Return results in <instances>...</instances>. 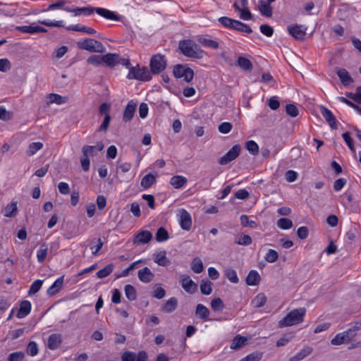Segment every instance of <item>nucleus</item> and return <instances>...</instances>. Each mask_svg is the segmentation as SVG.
Returning <instances> with one entry per match:
<instances>
[{"mask_svg": "<svg viewBox=\"0 0 361 361\" xmlns=\"http://www.w3.org/2000/svg\"><path fill=\"white\" fill-rule=\"evenodd\" d=\"M240 152V146L234 145L226 154H225L219 160V164L226 165L231 161L235 159Z\"/></svg>", "mask_w": 361, "mask_h": 361, "instance_id": "9d476101", "label": "nucleus"}, {"mask_svg": "<svg viewBox=\"0 0 361 361\" xmlns=\"http://www.w3.org/2000/svg\"><path fill=\"white\" fill-rule=\"evenodd\" d=\"M321 114L333 129H336L337 128L336 118L330 110L325 107H322Z\"/></svg>", "mask_w": 361, "mask_h": 361, "instance_id": "5701e85b", "label": "nucleus"}, {"mask_svg": "<svg viewBox=\"0 0 361 361\" xmlns=\"http://www.w3.org/2000/svg\"><path fill=\"white\" fill-rule=\"evenodd\" d=\"M48 103L56 104L58 105L66 104L68 101V97H63L58 94L51 93L47 97Z\"/></svg>", "mask_w": 361, "mask_h": 361, "instance_id": "a878e982", "label": "nucleus"}, {"mask_svg": "<svg viewBox=\"0 0 361 361\" xmlns=\"http://www.w3.org/2000/svg\"><path fill=\"white\" fill-rule=\"evenodd\" d=\"M114 266L112 264L106 265L103 269L97 271V276L99 279H104L109 276L114 270Z\"/></svg>", "mask_w": 361, "mask_h": 361, "instance_id": "09e8293b", "label": "nucleus"}, {"mask_svg": "<svg viewBox=\"0 0 361 361\" xmlns=\"http://www.w3.org/2000/svg\"><path fill=\"white\" fill-rule=\"evenodd\" d=\"M43 147V143L41 142H35L31 143L27 151V154L29 156H32L36 154L39 150H40Z\"/></svg>", "mask_w": 361, "mask_h": 361, "instance_id": "de8ad7c7", "label": "nucleus"}, {"mask_svg": "<svg viewBox=\"0 0 361 361\" xmlns=\"http://www.w3.org/2000/svg\"><path fill=\"white\" fill-rule=\"evenodd\" d=\"M200 291L203 295H209L212 293V283L209 281H202L200 283Z\"/></svg>", "mask_w": 361, "mask_h": 361, "instance_id": "4d7b16f0", "label": "nucleus"}, {"mask_svg": "<svg viewBox=\"0 0 361 361\" xmlns=\"http://www.w3.org/2000/svg\"><path fill=\"white\" fill-rule=\"evenodd\" d=\"M237 20H234L228 17H221L219 19V22L226 27L234 28Z\"/></svg>", "mask_w": 361, "mask_h": 361, "instance_id": "6e6d98bb", "label": "nucleus"}, {"mask_svg": "<svg viewBox=\"0 0 361 361\" xmlns=\"http://www.w3.org/2000/svg\"><path fill=\"white\" fill-rule=\"evenodd\" d=\"M153 260L155 263L161 267H167L171 263L170 259L166 257V250L155 252L153 254Z\"/></svg>", "mask_w": 361, "mask_h": 361, "instance_id": "4468645a", "label": "nucleus"}, {"mask_svg": "<svg viewBox=\"0 0 361 361\" xmlns=\"http://www.w3.org/2000/svg\"><path fill=\"white\" fill-rule=\"evenodd\" d=\"M155 176L152 173H148L145 176L140 183V185L144 188L147 189L150 188L155 182Z\"/></svg>", "mask_w": 361, "mask_h": 361, "instance_id": "4c0bfd02", "label": "nucleus"}, {"mask_svg": "<svg viewBox=\"0 0 361 361\" xmlns=\"http://www.w3.org/2000/svg\"><path fill=\"white\" fill-rule=\"evenodd\" d=\"M259 281L260 276L255 270H251L246 278V283L249 286H257L259 284Z\"/></svg>", "mask_w": 361, "mask_h": 361, "instance_id": "7c9ffc66", "label": "nucleus"}, {"mask_svg": "<svg viewBox=\"0 0 361 361\" xmlns=\"http://www.w3.org/2000/svg\"><path fill=\"white\" fill-rule=\"evenodd\" d=\"M104 145L102 142L97 143L94 146L85 145L82 147V153L85 157H93L96 155L98 152L102 151Z\"/></svg>", "mask_w": 361, "mask_h": 361, "instance_id": "f3484780", "label": "nucleus"}, {"mask_svg": "<svg viewBox=\"0 0 361 361\" xmlns=\"http://www.w3.org/2000/svg\"><path fill=\"white\" fill-rule=\"evenodd\" d=\"M166 66V61L164 56L161 54L154 55L150 61L151 72L158 74L163 71Z\"/></svg>", "mask_w": 361, "mask_h": 361, "instance_id": "0eeeda50", "label": "nucleus"}, {"mask_svg": "<svg viewBox=\"0 0 361 361\" xmlns=\"http://www.w3.org/2000/svg\"><path fill=\"white\" fill-rule=\"evenodd\" d=\"M25 357V353L21 351L12 353L9 355L8 360L9 361H21Z\"/></svg>", "mask_w": 361, "mask_h": 361, "instance_id": "774afa93", "label": "nucleus"}, {"mask_svg": "<svg viewBox=\"0 0 361 361\" xmlns=\"http://www.w3.org/2000/svg\"><path fill=\"white\" fill-rule=\"evenodd\" d=\"M76 45L78 49L90 52L104 53L106 51V47L102 42L92 38L78 41Z\"/></svg>", "mask_w": 361, "mask_h": 361, "instance_id": "7ed1b4c3", "label": "nucleus"}, {"mask_svg": "<svg viewBox=\"0 0 361 361\" xmlns=\"http://www.w3.org/2000/svg\"><path fill=\"white\" fill-rule=\"evenodd\" d=\"M276 225L281 229L288 230L293 226V221L287 218H281L277 221Z\"/></svg>", "mask_w": 361, "mask_h": 361, "instance_id": "49530a36", "label": "nucleus"}, {"mask_svg": "<svg viewBox=\"0 0 361 361\" xmlns=\"http://www.w3.org/2000/svg\"><path fill=\"white\" fill-rule=\"evenodd\" d=\"M125 295L130 301H134L137 299V291L135 287L128 284L124 288Z\"/></svg>", "mask_w": 361, "mask_h": 361, "instance_id": "c9c22d12", "label": "nucleus"}, {"mask_svg": "<svg viewBox=\"0 0 361 361\" xmlns=\"http://www.w3.org/2000/svg\"><path fill=\"white\" fill-rule=\"evenodd\" d=\"M312 352V348L310 346L303 348L299 353H298L293 359L296 360H300L306 357Z\"/></svg>", "mask_w": 361, "mask_h": 361, "instance_id": "5fc2aeb1", "label": "nucleus"}, {"mask_svg": "<svg viewBox=\"0 0 361 361\" xmlns=\"http://www.w3.org/2000/svg\"><path fill=\"white\" fill-rule=\"evenodd\" d=\"M195 314L199 318L206 320L208 319L209 310L204 305L198 304L196 307Z\"/></svg>", "mask_w": 361, "mask_h": 361, "instance_id": "473e14b6", "label": "nucleus"}, {"mask_svg": "<svg viewBox=\"0 0 361 361\" xmlns=\"http://www.w3.org/2000/svg\"><path fill=\"white\" fill-rule=\"evenodd\" d=\"M32 305L28 300H23L20 305L19 310L16 314V317L19 319H22L28 315L31 311Z\"/></svg>", "mask_w": 361, "mask_h": 361, "instance_id": "aec40b11", "label": "nucleus"}, {"mask_svg": "<svg viewBox=\"0 0 361 361\" xmlns=\"http://www.w3.org/2000/svg\"><path fill=\"white\" fill-rule=\"evenodd\" d=\"M233 128V125L230 122H223L219 126V131L223 134L228 133Z\"/></svg>", "mask_w": 361, "mask_h": 361, "instance_id": "338daca9", "label": "nucleus"}, {"mask_svg": "<svg viewBox=\"0 0 361 361\" xmlns=\"http://www.w3.org/2000/svg\"><path fill=\"white\" fill-rule=\"evenodd\" d=\"M267 297L264 293L257 294L251 301V305L256 308L261 307L265 305Z\"/></svg>", "mask_w": 361, "mask_h": 361, "instance_id": "72a5a7b5", "label": "nucleus"}, {"mask_svg": "<svg viewBox=\"0 0 361 361\" xmlns=\"http://www.w3.org/2000/svg\"><path fill=\"white\" fill-rule=\"evenodd\" d=\"M360 330V326L355 325L346 331L337 334L331 341L334 345H340L351 341Z\"/></svg>", "mask_w": 361, "mask_h": 361, "instance_id": "20e7f679", "label": "nucleus"}, {"mask_svg": "<svg viewBox=\"0 0 361 361\" xmlns=\"http://www.w3.org/2000/svg\"><path fill=\"white\" fill-rule=\"evenodd\" d=\"M38 345L35 341H30L27 347V353L30 356H35L38 354Z\"/></svg>", "mask_w": 361, "mask_h": 361, "instance_id": "680f3d73", "label": "nucleus"}, {"mask_svg": "<svg viewBox=\"0 0 361 361\" xmlns=\"http://www.w3.org/2000/svg\"><path fill=\"white\" fill-rule=\"evenodd\" d=\"M233 29L248 34L252 32V29L248 25L238 20L236 21Z\"/></svg>", "mask_w": 361, "mask_h": 361, "instance_id": "13d9d810", "label": "nucleus"}, {"mask_svg": "<svg viewBox=\"0 0 361 361\" xmlns=\"http://www.w3.org/2000/svg\"><path fill=\"white\" fill-rule=\"evenodd\" d=\"M226 278L233 283H237L239 281L236 271L231 268H227L224 271Z\"/></svg>", "mask_w": 361, "mask_h": 361, "instance_id": "8fccbe9b", "label": "nucleus"}, {"mask_svg": "<svg viewBox=\"0 0 361 361\" xmlns=\"http://www.w3.org/2000/svg\"><path fill=\"white\" fill-rule=\"evenodd\" d=\"M68 30L84 32L91 35H96L97 31L90 27L80 24L71 25L66 27Z\"/></svg>", "mask_w": 361, "mask_h": 361, "instance_id": "6ab92c4d", "label": "nucleus"}, {"mask_svg": "<svg viewBox=\"0 0 361 361\" xmlns=\"http://www.w3.org/2000/svg\"><path fill=\"white\" fill-rule=\"evenodd\" d=\"M127 78L128 80L149 81L152 79V74L147 67H140L137 65L130 68Z\"/></svg>", "mask_w": 361, "mask_h": 361, "instance_id": "39448f33", "label": "nucleus"}, {"mask_svg": "<svg viewBox=\"0 0 361 361\" xmlns=\"http://www.w3.org/2000/svg\"><path fill=\"white\" fill-rule=\"evenodd\" d=\"M71 13H73L75 16H80L83 13L86 15H90L93 13V8L90 7L76 8L72 9Z\"/></svg>", "mask_w": 361, "mask_h": 361, "instance_id": "0e129e2a", "label": "nucleus"}, {"mask_svg": "<svg viewBox=\"0 0 361 361\" xmlns=\"http://www.w3.org/2000/svg\"><path fill=\"white\" fill-rule=\"evenodd\" d=\"M211 307L214 311H221L224 307V305L221 298H216L212 300Z\"/></svg>", "mask_w": 361, "mask_h": 361, "instance_id": "052dcab7", "label": "nucleus"}, {"mask_svg": "<svg viewBox=\"0 0 361 361\" xmlns=\"http://www.w3.org/2000/svg\"><path fill=\"white\" fill-rule=\"evenodd\" d=\"M288 33L295 39H303L307 27L302 25H293L288 27Z\"/></svg>", "mask_w": 361, "mask_h": 361, "instance_id": "9b49d317", "label": "nucleus"}, {"mask_svg": "<svg viewBox=\"0 0 361 361\" xmlns=\"http://www.w3.org/2000/svg\"><path fill=\"white\" fill-rule=\"evenodd\" d=\"M262 357V353L259 352L249 354L240 361H259Z\"/></svg>", "mask_w": 361, "mask_h": 361, "instance_id": "69168bd1", "label": "nucleus"}, {"mask_svg": "<svg viewBox=\"0 0 361 361\" xmlns=\"http://www.w3.org/2000/svg\"><path fill=\"white\" fill-rule=\"evenodd\" d=\"M142 259L137 260L134 262H133L126 269L118 271L115 273V276L116 279L123 278L128 276L131 271H133L134 269H137L139 266V264L142 262Z\"/></svg>", "mask_w": 361, "mask_h": 361, "instance_id": "412c9836", "label": "nucleus"}, {"mask_svg": "<svg viewBox=\"0 0 361 361\" xmlns=\"http://www.w3.org/2000/svg\"><path fill=\"white\" fill-rule=\"evenodd\" d=\"M135 109H136V104L133 101H130L128 103V104L125 109L123 117V120L125 121H128L130 119H132V118L134 116Z\"/></svg>", "mask_w": 361, "mask_h": 361, "instance_id": "c85d7f7f", "label": "nucleus"}, {"mask_svg": "<svg viewBox=\"0 0 361 361\" xmlns=\"http://www.w3.org/2000/svg\"><path fill=\"white\" fill-rule=\"evenodd\" d=\"M17 210V203L13 202L11 204L6 205L4 211V216L6 217L15 216L16 215Z\"/></svg>", "mask_w": 361, "mask_h": 361, "instance_id": "37998d69", "label": "nucleus"}, {"mask_svg": "<svg viewBox=\"0 0 361 361\" xmlns=\"http://www.w3.org/2000/svg\"><path fill=\"white\" fill-rule=\"evenodd\" d=\"M247 341V338L242 336H235L231 344V349H238L245 345Z\"/></svg>", "mask_w": 361, "mask_h": 361, "instance_id": "e433bc0d", "label": "nucleus"}, {"mask_svg": "<svg viewBox=\"0 0 361 361\" xmlns=\"http://www.w3.org/2000/svg\"><path fill=\"white\" fill-rule=\"evenodd\" d=\"M238 65L244 71H250L252 68V64L251 61L243 56H240L238 59Z\"/></svg>", "mask_w": 361, "mask_h": 361, "instance_id": "c03bdc74", "label": "nucleus"}, {"mask_svg": "<svg viewBox=\"0 0 361 361\" xmlns=\"http://www.w3.org/2000/svg\"><path fill=\"white\" fill-rule=\"evenodd\" d=\"M61 343V338L59 334H52L48 338L47 345L51 350L57 349Z\"/></svg>", "mask_w": 361, "mask_h": 361, "instance_id": "bb28decb", "label": "nucleus"}, {"mask_svg": "<svg viewBox=\"0 0 361 361\" xmlns=\"http://www.w3.org/2000/svg\"><path fill=\"white\" fill-rule=\"evenodd\" d=\"M233 8L236 11L240 13L239 17L244 20H249L252 19V13L249 10V8H242L238 4V1H235L233 5Z\"/></svg>", "mask_w": 361, "mask_h": 361, "instance_id": "b1692460", "label": "nucleus"}, {"mask_svg": "<svg viewBox=\"0 0 361 361\" xmlns=\"http://www.w3.org/2000/svg\"><path fill=\"white\" fill-rule=\"evenodd\" d=\"M173 75L176 78H183L185 82H190L194 77V71L189 67L183 65H177L174 67Z\"/></svg>", "mask_w": 361, "mask_h": 361, "instance_id": "423d86ee", "label": "nucleus"}, {"mask_svg": "<svg viewBox=\"0 0 361 361\" xmlns=\"http://www.w3.org/2000/svg\"><path fill=\"white\" fill-rule=\"evenodd\" d=\"M240 224L243 227H249L251 228H256L257 224L252 220H250L248 216L243 214L240 217Z\"/></svg>", "mask_w": 361, "mask_h": 361, "instance_id": "a18cd8bd", "label": "nucleus"}, {"mask_svg": "<svg viewBox=\"0 0 361 361\" xmlns=\"http://www.w3.org/2000/svg\"><path fill=\"white\" fill-rule=\"evenodd\" d=\"M95 11L98 15L103 17L105 19L111 20H118V16L114 12L110 10H108L104 8H93V11Z\"/></svg>", "mask_w": 361, "mask_h": 361, "instance_id": "a211bd4d", "label": "nucleus"}, {"mask_svg": "<svg viewBox=\"0 0 361 361\" xmlns=\"http://www.w3.org/2000/svg\"><path fill=\"white\" fill-rule=\"evenodd\" d=\"M180 283L185 292L194 294L197 290V285L188 275L180 276Z\"/></svg>", "mask_w": 361, "mask_h": 361, "instance_id": "1a4fd4ad", "label": "nucleus"}, {"mask_svg": "<svg viewBox=\"0 0 361 361\" xmlns=\"http://www.w3.org/2000/svg\"><path fill=\"white\" fill-rule=\"evenodd\" d=\"M137 277L141 282L149 283L154 280V274L148 267H145L137 271Z\"/></svg>", "mask_w": 361, "mask_h": 361, "instance_id": "2eb2a0df", "label": "nucleus"}, {"mask_svg": "<svg viewBox=\"0 0 361 361\" xmlns=\"http://www.w3.org/2000/svg\"><path fill=\"white\" fill-rule=\"evenodd\" d=\"M278 257H279L278 252L274 250L269 249L268 250V252H267V254L264 257V259L268 262L273 263V262H275L278 259Z\"/></svg>", "mask_w": 361, "mask_h": 361, "instance_id": "bf43d9fd", "label": "nucleus"}, {"mask_svg": "<svg viewBox=\"0 0 361 361\" xmlns=\"http://www.w3.org/2000/svg\"><path fill=\"white\" fill-rule=\"evenodd\" d=\"M204 266L202 261L199 257H195L191 263V269L195 274H200L203 271Z\"/></svg>", "mask_w": 361, "mask_h": 361, "instance_id": "58836bf2", "label": "nucleus"}, {"mask_svg": "<svg viewBox=\"0 0 361 361\" xmlns=\"http://www.w3.org/2000/svg\"><path fill=\"white\" fill-rule=\"evenodd\" d=\"M42 284H43L42 280L37 279V280L35 281L31 284V286L29 288L28 294L30 295H34V294L37 293L40 290Z\"/></svg>", "mask_w": 361, "mask_h": 361, "instance_id": "864d4df0", "label": "nucleus"}, {"mask_svg": "<svg viewBox=\"0 0 361 361\" xmlns=\"http://www.w3.org/2000/svg\"><path fill=\"white\" fill-rule=\"evenodd\" d=\"M178 48L185 56L200 59L203 58L205 52L194 41L190 39L182 40L179 42Z\"/></svg>", "mask_w": 361, "mask_h": 361, "instance_id": "f257e3e1", "label": "nucleus"}, {"mask_svg": "<svg viewBox=\"0 0 361 361\" xmlns=\"http://www.w3.org/2000/svg\"><path fill=\"white\" fill-rule=\"evenodd\" d=\"M252 238L246 234H240L235 236V243L240 245H249L252 243Z\"/></svg>", "mask_w": 361, "mask_h": 361, "instance_id": "ea45409f", "label": "nucleus"}, {"mask_svg": "<svg viewBox=\"0 0 361 361\" xmlns=\"http://www.w3.org/2000/svg\"><path fill=\"white\" fill-rule=\"evenodd\" d=\"M47 253L48 246L45 243H43L37 252V258L38 262L42 263L45 260L47 256Z\"/></svg>", "mask_w": 361, "mask_h": 361, "instance_id": "a19ab883", "label": "nucleus"}, {"mask_svg": "<svg viewBox=\"0 0 361 361\" xmlns=\"http://www.w3.org/2000/svg\"><path fill=\"white\" fill-rule=\"evenodd\" d=\"M64 276H62L58 278L52 285L47 289V294L52 296L57 293L62 288L63 283Z\"/></svg>", "mask_w": 361, "mask_h": 361, "instance_id": "393cba45", "label": "nucleus"}, {"mask_svg": "<svg viewBox=\"0 0 361 361\" xmlns=\"http://www.w3.org/2000/svg\"><path fill=\"white\" fill-rule=\"evenodd\" d=\"M152 239V234L149 231H140L133 238L134 245H144L148 243Z\"/></svg>", "mask_w": 361, "mask_h": 361, "instance_id": "f8f14e48", "label": "nucleus"}, {"mask_svg": "<svg viewBox=\"0 0 361 361\" xmlns=\"http://www.w3.org/2000/svg\"><path fill=\"white\" fill-rule=\"evenodd\" d=\"M246 149L253 155L257 154L259 152L258 145L253 140H249L247 142Z\"/></svg>", "mask_w": 361, "mask_h": 361, "instance_id": "e2e57ef3", "label": "nucleus"}, {"mask_svg": "<svg viewBox=\"0 0 361 361\" xmlns=\"http://www.w3.org/2000/svg\"><path fill=\"white\" fill-rule=\"evenodd\" d=\"M337 75L341 82L344 85H348L353 82V80L351 78L350 73L345 68L338 69L337 71Z\"/></svg>", "mask_w": 361, "mask_h": 361, "instance_id": "cd10ccee", "label": "nucleus"}, {"mask_svg": "<svg viewBox=\"0 0 361 361\" xmlns=\"http://www.w3.org/2000/svg\"><path fill=\"white\" fill-rule=\"evenodd\" d=\"M188 180L185 176H173L170 179V184L176 189H179L183 187Z\"/></svg>", "mask_w": 361, "mask_h": 361, "instance_id": "c756f323", "label": "nucleus"}, {"mask_svg": "<svg viewBox=\"0 0 361 361\" xmlns=\"http://www.w3.org/2000/svg\"><path fill=\"white\" fill-rule=\"evenodd\" d=\"M169 238L168 231L164 227L159 228L156 233V240L158 243H162L166 241Z\"/></svg>", "mask_w": 361, "mask_h": 361, "instance_id": "79ce46f5", "label": "nucleus"}, {"mask_svg": "<svg viewBox=\"0 0 361 361\" xmlns=\"http://www.w3.org/2000/svg\"><path fill=\"white\" fill-rule=\"evenodd\" d=\"M89 64L99 66L103 64V55H92L87 59Z\"/></svg>", "mask_w": 361, "mask_h": 361, "instance_id": "3c124183", "label": "nucleus"}, {"mask_svg": "<svg viewBox=\"0 0 361 361\" xmlns=\"http://www.w3.org/2000/svg\"><path fill=\"white\" fill-rule=\"evenodd\" d=\"M275 0H260L258 4V9L260 13L265 17H271L272 16L271 3Z\"/></svg>", "mask_w": 361, "mask_h": 361, "instance_id": "ddd939ff", "label": "nucleus"}, {"mask_svg": "<svg viewBox=\"0 0 361 361\" xmlns=\"http://www.w3.org/2000/svg\"><path fill=\"white\" fill-rule=\"evenodd\" d=\"M305 314L306 310L304 307L294 309L279 321V327L283 328L298 324L303 321Z\"/></svg>", "mask_w": 361, "mask_h": 361, "instance_id": "f03ea898", "label": "nucleus"}, {"mask_svg": "<svg viewBox=\"0 0 361 361\" xmlns=\"http://www.w3.org/2000/svg\"><path fill=\"white\" fill-rule=\"evenodd\" d=\"M178 301L175 298L169 299L162 307V310L165 312H171L177 307Z\"/></svg>", "mask_w": 361, "mask_h": 361, "instance_id": "f704fd0d", "label": "nucleus"}, {"mask_svg": "<svg viewBox=\"0 0 361 361\" xmlns=\"http://www.w3.org/2000/svg\"><path fill=\"white\" fill-rule=\"evenodd\" d=\"M119 63V55L117 54H106L103 55V64L114 67Z\"/></svg>", "mask_w": 361, "mask_h": 361, "instance_id": "4be33fe9", "label": "nucleus"}, {"mask_svg": "<svg viewBox=\"0 0 361 361\" xmlns=\"http://www.w3.org/2000/svg\"><path fill=\"white\" fill-rule=\"evenodd\" d=\"M16 30L23 33L35 34L40 32H46L47 30L41 26L35 24H31L30 25H23L16 27Z\"/></svg>", "mask_w": 361, "mask_h": 361, "instance_id": "dca6fc26", "label": "nucleus"}, {"mask_svg": "<svg viewBox=\"0 0 361 361\" xmlns=\"http://www.w3.org/2000/svg\"><path fill=\"white\" fill-rule=\"evenodd\" d=\"M197 42L205 47L212 48L214 49H216L219 48V43L217 41L212 40L210 39H207L203 37H200L197 38Z\"/></svg>", "mask_w": 361, "mask_h": 361, "instance_id": "2f4dec72", "label": "nucleus"}, {"mask_svg": "<svg viewBox=\"0 0 361 361\" xmlns=\"http://www.w3.org/2000/svg\"><path fill=\"white\" fill-rule=\"evenodd\" d=\"M39 23L47 27H62L64 26L63 20H39Z\"/></svg>", "mask_w": 361, "mask_h": 361, "instance_id": "603ef678", "label": "nucleus"}, {"mask_svg": "<svg viewBox=\"0 0 361 361\" xmlns=\"http://www.w3.org/2000/svg\"><path fill=\"white\" fill-rule=\"evenodd\" d=\"M178 216L180 228L185 231L190 230L192 223L190 213L185 209H180L178 211Z\"/></svg>", "mask_w": 361, "mask_h": 361, "instance_id": "6e6552de", "label": "nucleus"}]
</instances>
